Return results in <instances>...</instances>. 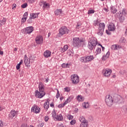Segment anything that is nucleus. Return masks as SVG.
I'll return each instance as SVG.
<instances>
[{
  "mask_svg": "<svg viewBox=\"0 0 127 127\" xmlns=\"http://www.w3.org/2000/svg\"><path fill=\"white\" fill-rule=\"evenodd\" d=\"M105 103L107 106L108 107H112V105L115 104H123L125 103V100L124 98L119 94H115L113 97L111 95H108L105 97Z\"/></svg>",
  "mask_w": 127,
  "mask_h": 127,
  "instance_id": "obj_1",
  "label": "nucleus"
},
{
  "mask_svg": "<svg viewBox=\"0 0 127 127\" xmlns=\"http://www.w3.org/2000/svg\"><path fill=\"white\" fill-rule=\"evenodd\" d=\"M38 88L39 91L38 90H36L35 91V97H36V98H38V99H42V98H43V97L46 95V93L44 91L45 87L43 82H40L39 83Z\"/></svg>",
  "mask_w": 127,
  "mask_h": 127,
  "instance_id": "obj_2",
  "label": "nucleus"
},
{
  "mask_svg": "<svg viewBox=\"0 0 127 127\" xmlns=\"http://www.w3.org/2000/svg\"><path fill=\"white\" fill-rule=\"evenodd\" d=\"M97 45H98V40H97V38L91 37L89 39L87 47L91 51L94 50Z\"/></svg>",
  "mask_w": 127,
  "mask_h": 127,
  "instance_id": "obj_3",
  "label": "nucleus"
},
{
  "mask_svg": "<svg viewBox=\"0 0 127 127\" xmlns=\"http://www.w3.org/2000/svg\"><path fill=\"white\" fill-rule=\"evenodd\" d=\"M84 42L83 39L79 38V37H75L73 38L72 45L74 47L79 48L84 44Z\"/></svg>",
  "mask_w": 127,
  "mask_h": 127,
  "instance_id": "obj_4",
  "label": "nucleus"
},
{
  "mask_svg": "<svg viewBox=\"0 0 127 127\" xmlns=\"http://www.w3.org/2000/svg\"><path fill=\"white\" fill-rule=\"evenodd\" d=\"M126 14H127V11L126 9L123 8L122 12L120 11L116 13V15L119 18V20L121 23H123L126 19Z\"/></svg>",
  "mask_w": 127,
  "mask_h": 127,
  "instance_id": "obj_5",
  "label": "nucleus"
},
{
  "mask_svg": "<svg viewBox=\"0 0 127 127\" xmlns=\"http://www.w3.org/2000/svg\"><path fill=\"white\" fill-rule=\"evenodd\" d=\"M59 34L60 36H63L64 34H69V29L67 27L64 26L61 27L59 30Z\"/></svg>",
  "mask_w": 127,
  "mask_h": 127,
  "instance_id": "obj_6",
  "label": "nucleus"
},
{
  "mask_svg": "<svg viewBox=\"0 0 127 127\" xmlns=\"http://www.w3.org/2000/svg\"><path fill=\"white\" fill-rule=\"evenodd\" d=\"M93 59L94 56H86L85 57H81L80 60L82 63H88V62L92 61Z\"/></svg>",
  "mask_w": 127,
  "mask_h": 127,
  "instance_id": "obj_7",
  "label": "nucleus"
},
{
  "mask_svg": "<svg viewBox=\"0 0 127 127\" xmlns=\"http://www.w3.org/2000/svg\"><path fill=\"white\" fill-rule=\"evenodd\" d=\"M34 30V27L31 26L22 29L21 31L24 34H30V33H32Z\"/></svg>",
  "mask_w": 127,
  "mask_h": 127,
  "instance_id": "obj_8",
  "label": "nucleus"
},
{
  "mask_svg": "<svg viewBox=\"0 0 127 127\" xmlns=\"http://www.w3.org/2000/svg\"><path fill=\"white\" fill-rule=\"evenodd\" d=\"M105 23H100L99 24L98 28V32H97V34L100 35V36H102L103 34H104V31L105 30Z\"/></svg>",
  "mask_w": 127,
  "mask_h": 127,
  "instance_id": "obj_9",
  "label": "nucleus"
},
{
  "mask_svg": "<svg viewBox=\"0 0 127 127\" xmlns=\"http://www.w3.org/2000/svg\"><path fill=\"white\" fill-rule=\"evenodd\" d=\"M18 115V111H15L14 109H13L10 111L9 114L8 115L9 120H12L14 118L17 117Z\"/></svg>",
  "mask_w": 127,
  "mask_h": 127,
  "instance_id": "obj_10",
  "label": "nucleus"
},
{
  "mask_svg": "<svg viewBox=\"0 0 127 127\" xmlns=\"http://www.w3.org/2000/svg\"><path fill=\"white\" fill-rule=\"evenodd\" d=\"M70 78L72 84H78L80 82V78L76 74L71 75Z\"/></svg>",
  "mask_w": 127,
  "mask_h": 127,
  "instance_id": "obj_11",
  "label": "nucleus"
},
{
  "mask_svg": "<svg viewBox=\"0 0 127 127\" xmlns=\"http://www.w3.org/2000/svg\"><path fill=\"white\" fill-rule=\"evenodd\" d=\"M35 41L37 44H42L43 43V37L41 36H38L35 38Z\"/></svg>",
  "mask_w": 127,
  "mask_h": 127,
  "instance_id": "obj_12",
  "label": "nucleus"
},
{
  "mask_svg": "<svg viewBox=\"0 0 127 127\" xmlns=\"http://www.w3.org/2000/svg\"><path fill=\"white\" fill-rule=\"evenodd\" d=\"M31 112L35 114H38L40 112V108L37 105H34L31 108Z\"/></svg>",
  "mask_w": 127,
  "mask_h": 127,
  "instance_id": "obj_13",
  "label": "nucleus"
},
{
  "mask_svg": "<svg viewBox=\"0 0 127 127\" xmlns=\"http://www.w3.org/2000/svg\"><path fill=\"white\" fill-rule=\"evenodd\" d=\"M102 73H103V75L105 77H109V76L112 74V69H106V70H103Z\"/></svg>",
  "mask_w": 127,
  "mask_h": 127,
  "instance_id": "obj_14",
  "label": "nucleus"
},
{
  "mask_svg": "<svg viewBox=\"0 0 127 127\" xmlns=\"http://www.w3.org/2000/svg\"><path fill=\"white\" fill-rule=\"evenodd\" d=\"M54 13L56 16H60L63 13V11H62V9H57L54 11Z\"/></svg>",
  "mask_w": 127,
  "mask_h": 127,
  "instance_id": "obj_15",
  "label": "nucleus"
},
{
  "mask_svg": "<svg viewBox=\"0 0 127 127\" xmlns=\"http://www.w3.org/2000/svg\"><path fill=\"white\" fill-rule=\"evenodd\" d=\"M108 30L109 31H114L116 28L115 27V24L114 23H110L108 26Z\"/></svg>",
  "mask_w": 127,
  "mask_h": 127,
  "instance_id": "obj_16",
  "label": "nucleus"
},
{
  "mask_svg": "<svg viewBox=\"0 0 127 127\" xmlns=\"http://www.w3.org/2000/svg\"><path fill=\"white\" fill-rule=\"evenodd\" d=\"M43 55H44L45 58H48L50 57V56H51V51H50L49 50H46L44 52Z\"/></svg>",
  "mask_w": 127,
  "mask_h": 127,
  "instance_id": "obj_17",
  "label": "nucleus"
},
{
  "mask_svg": "<svg viewBox=\"0 0 127 127\" xmlns=\"http://www.w3.org/2000/svg\"><path fill=\"white\" fill-rule=\"evenodd\" d=\"M63 116H62V114H60L57 115L56 117L55 118V121H59V122H62L63 121Z\"/></svg>",
  "mask_w": 127,
  "mask_h": 127,
  "instance_id": "obj_18",
  "label": "nucleus"
},
{
  "mask_svg": "<svg viewBox=\"0 0 127 127\" xmlns=\"http://www.w3.org/2000/svg\"><path fill=\"white\" fill-rule=\"evenodd\" d=\"M109 57H110V51H108V52L106 53V55H104V56H103L102 57V60L103 61H106V60H107V59L108 58H109Z\"/></svg>",
  "mask_w": 127,
  "mask_h": 127,
  "instance_id": "obj_19",
  "label": "nucleus"
},
{
  "mask_svg": "<svg viewBox=\"0 0 127 127\" xmlns=\"http://www.w3.org/2000/svg\"><path fill=\"white\" fill-rule=\"evenodd\" d=\"M49 7H50V5L49 4V3H47L46 1H45L43 6V10H44L45 8H49Z\"/></svg>",
  "mask_w": 127,
  "mask_h": 127,
  "instance_id": "obj_20",
  "label": "nucleus"
},
{
  "mask_svg": "<svg viewBox=\"0 0 127 127\" xmlns=\"http://www.w3.org/2000/svg\"><path fill=\"white\" fill-rule=\"evenodd\" d=\"M111 11L112 13L115 14L118 11V9L116 8L115 6H112L111 7Z\"/></svg>",
  "mask_w": 127,
  "mask_h": 127,
  "instance_id": "obj_21",
  "label": "nucleus"
},
{
  "mask_svg": "<svg viewBox=\"0 0 127 127\" xmlns=\"http://www.w3.org/2000/svg\"><path fill=\"white\" fill-rule=\"evenodd\" d=\"M76 100L78 101V102H83V101H84V97H83L82 95H78L76 97Z\"/></svg>",
  "mask_w": 127,
  "mask_h": 127,
  "instance_id": "obj_22",
  "label": "nucleus"
},
{
  "mask_svg": "<svg viewBox=\"0 0 127 127\" xmlns=\"http://www.w3.org/2000/svg\"><path fill=\"white\" fill-rule=\"evenodd\" d=\"M73 99L74 96L73 95L70 96L67 98L65 102H66L67 104H68V103H70V102H71V101H72Z\"/></svg>",
  "mask_w": 127,
  "mask_h": 127,
  "instance_id": "obj_23",
  "label": "nucleus"
},
{
  "mask_svg": "<svg viewBox=\"0 0 127 127\" xmlns=\"http://www.w3.org/2000/svg\"><path fill=\"white\" fill-rule=\"evenodd\" d=\"M88 127V121H84V122H82L80 125V127Z\"/></svg>",
  "mask_w": 127,
  "mask_h": 127,
  "instance_id": "obj_24",
  "label": "nucleus"
},
{
  "mask_svg": "<svg viewBox=\"0 0 127 127\" xmlns=\"http://www.w3.org/2000/svg\"><path fill=\"white\" fill-rule=\"evenodd\" d=\"M95 53L96 54V55L101 54V53H102V48L97 47Z\"/></svg>",
  "mask_w": 127,
  "mask_h": 127,
  "instance_id": "obj_25",
  "label": "nucleus"
},
{
  "mask_svg": "<svg viewBox=\"0 0 127 127\" xmlns=\"http://www.w3.org/2000/svg\"><path fill=\"white\" fill-rule=\"evenodd\" d=\"M66 105H67V101H64V102L63 104H59L58 106V108H59V109H60L61 108H64V107H65Z\"/></svg>",
  "mask_w": 127,
  "mask_h": 127,
  "instance_id": "obj_26",
  "label": "nucleus"
},
{
  "mask_svg": "<svg viewBox=\"0 0 127 127\" xmlns=\"http://www.w3.org/2000/svg\"><path fill=\"white\" fill-rule=\"evenodd\" d=\"M22 63H23V61H22V60H21L19 63L16 66L17 70H19V69H20V65H21V64H22Z\"/></svg>",
  "mask_w": 127,
  "mask_h": 127,
  "instance_id": "obj_27",
  "label": "nucleus"
},
{
  "mask_svg": "<svg viewBox=\"0 0 127 127\" xmlns=\"http://www.w3.org/2000/svg\"><path fill=\"white\" fill-rule=\"evenodd\" d=\"M67 54L69 55V56H73L72 54H74V51H73L72 49H69L67 51Z\"/></svg>",
  "mask_w": 127,
  "mask_h": 127,
  "instance_id": "obj_28",
  "label": "nucleus"
},
{
  "mask_svg": "<svg viewBox=\"0 0 127 127\" xmlns=\"http://www.w3.org/2000/svg\"><path fill=\"white\" fill-rule=\"evenodd\" d=\"M99 19H97L93 21V25L94 26H98L99 25Z\"/></svg>",
  "mask_w": 127,
  "mask_h": 127,
  "instance_id": "obj_29",
  "label": "nucleus"
},
{
  "mask_svg": "<svg viewBox=\"0 0 127 127\" xmlns=\"http://www.w3.org/2000/svg\"><path fill=\"white\" fill-rule=\"evenodd\" d=\"M49 103H48V104L45 103L44 104V109H45L46 112H47V111H48V109H49Z\"/></svg>",
  "mask_w": 127,
  "mask_h": 127,
  "instance_id": "obj_30",
  "label": "nucleus"
},
{
  "mask_svg": "<svg viewBox=\"0 0 127 127\" xmlns=\"http://www.w3.org/2000/svg\"><path fill=\"white\" fill-rule=\"evenodd\" d=\"M52 116L54 120H55V118L57 117V114H56V111H55V110L52 112Z\"/></svg>",
  "mask_w": 127,
  "mask_h": 127,
  "instance_id": "obj_31",
  "label": "nucleus"
},
{
  "mask_svg": "<svg viewBox=\"0 0 127 127\" xmlns=\"http://www.w3.org/2000/svg\"><path fill=\"white\" fill-rule=\"evenodd\" d=\"M69 47H68V45H65L64 46L63 49H62V52H65V51H67L68 50V48Z\"/></svg>",
  "mask_w": 127,
  "mask_h": 127,
  "instance_id": "obj_32",
  "label": "nucleus"
},
{
  "mask_svg": "<svg viewBox=\"0 0 127 127\" xmlns=\"http://www.w3.org/2000/svg\"><path fill=\"white\" fill-rule=\"evenodd\" d=\"M82 27V23L80 22H78L76 24V29H79Z\"/></svg>",
  "mask_w": 127,
  "mask_h": 127,
  "instance_id": "obj_33",
  "label": "nucleus"
},
{
  "mask_svg": "<svg viewBox=\"0 0 127 127\" xmlns=\"http://www.w3.org/2000/svg\"><path fill=\"white\" fill-rule=\"evenodd\" d=\"M79 121H80V123H84L85 122H87V121L86 120H85V118H84V117H83V116H81L79 118Z\"/></svg>",
  "mask_w": 127,
  "mask_h": 127,
  "instance_id": "obj_34",
  "label": "nucleus"
},
{
  "mask_svg": "<svg viewBox=\"0 0 127 127\" xmlns=\"http://www.w3.org/2000/svg\"><path fill=\"white\" fill-rule=\"evenodd\" d=\"M30 17H31L33 19H35V18H37V16H36V14L35 13H32L30 14Z\"/></svg>",
  "mask_w": 127,
  "mask_h": 127,
  "instance_id": "obj_35",
  "label": "nucleus"
},
{
  "mask_svg": "<svg viewBox=\"0 0 127 127\" xmlns=\"http://www.w3.org/2000/svg\"><path fill=\"white\" fill-rule=\"evenodd\" d=\"M83 105L84 109H88L89 108V103L88 102H84L83 103Z\"/></svg>",
  "mask_w": 127,
  "mask_h": 127,
  "instance_id": "obj_36",
  "label": "nucleus"
},
{
  "mask_svg": "<svg viewBox=\"0 0 127 127\" xmlns=\"http://www.w3.org/2000/svg\"><path fill=\"white\" fill-rule=\"evenodd\" d=\"M111 49L112 50H118V46L117 45H113Z\"/></svg>",
  "mask_w": 127,
  "mask_h": 127,
  "instance_id": "obj_37",
  "label": "nucleus"
},
{
  "mask_svg": "<svg viewBox=\"0 0 127 127\" xmlns=\"http://www.w3.org/2000/svg\"><path fill=\"white\" fill-rule=\"evenodd\" d=\"M67 119L69 120V121H71V120H73L74 117L72 115H68L66 116Z\"/></svg>",
  "mask_w": 127,
  "mask_h": 127,
  "instance_id": "obj_38",
  "label": "nucleus"
},
{
  "mask_svg": "<svg viewBox=\"0 0 127 127\" xmlns=\"http://www.w3.org/2000/svg\"><path fill=\"white\" fill-rule=\"evenodd\" d=\"M126 38L123 37L120 40L121 43H126Z\"/></svg>",
  "mask_w": 127,
  "mask_h": 127,
  "instance_id": "obj_39",
  "label": "nucleus"
},
{
  "mask_svg": "<svg viewBox=\"0 0 127 127\" xmlns=\"http://www.w3.org/2000/svg\"><path fill=\"white\" fill-rule=\"evenodd\" d=\"M93 13H95V10L91 9V10H89L88 11V14H92Z\"/></svg>",
  "mask_w": 127,
  "mask_h": 127,
  "instance_id": "obj_40",
  "label": "nucleus"
},
{
  "mask_svg": "<svg viewBox=\"0 0 127 127\" xmlns=\"http://www.w3.org/2000/svg\"><path fill=\"white\" fill-rule=\"evenodd\" d=\"M57 93L56 96V99H59L60 97V93L59 92V90L57 89Z\"/></svg>",
  "mask_w": 127,
  "mask_h": 127,
  "instance_id": "obj_41",
  "label": "nucleus"
},
{
  "mask_svg": "<svg viewBox=\"0 0 127 127\" xmlns=\"http://www.w3.org/2000/svg\"><path fill=\"white\" fill-rule=\"evenodd\" d=\"M43 126H44V123L42 122L38 124L36 127H43Z\"/></svg>",
  "mask_w": 127,
  "mask_h": 127,
  "instance_id": "obj_42",
  "label": "nucleus"
},
{
  "mask_svg": "<svg viewBox=\"0 0 127 127\" xmlns=\"http://www.w3.org/2000/svg\"><path fill=\"white\" fill-rule=\"evenodd\" d=\"M64 92H67V93H69V92H70V87H65L64 88Z\"/></svg>",
  "mask_w": 127,
  "mask_h": 127,
  "instance_id": "obj_43",
  "label": "nucleus"
},
{
  "mask_svg": "<svg viewBox=\"0 0 127 127\" xmlns=\"http://www.w3.org/2000/svg\"><path fill=\"white\" fill-rule=\"evenodd\" d=\"M26 19H27V18L26 17H23L21 19V22L22 23H24V22H25V21H26Z\"/></svg>",
  "mask_w": 127,
  "mask_h": 127,
  "instance_id": "obj_44",
  "label": "nucleus"
},
{
  "mask_svg": "<svg viewBox=\"0 0 127 127\" xmlns=\"http://www.w3.org/2000/svg\"><path fill=\"white\" fill-rule=\"evenodd\" d=\"M21 7H22V8H25L26 7H27V3H24L22 4Z\"/></svg>",
  "mask_w": 127,
  "mask_h": 127,
  "instance_id": "obj_45",
  "label": "nucleus"
},
{
  "mask_svg": "<svg viewBox=\"0 0 127 127\" xmlns=\"http://www.w3.org/2000/svg\"><path fill=\"white\" fill-rule=\"evenodd\" d=\"M70 124V125H71V126H74V125L76 124V120H71Z\"/></svg>",
  "mask_w": 127,
  "mask_h": 127,
  "instance_id": "obj_46",
  "label": "nucleus"
},
{
  "mask_svg": "<svg viewBox=\"0 0 127 127\" xmlns=\"http://www.w3.org/2000/svg\"><path fill=\"white\" fill-rule=\"evenodd\" d=\"M44 2H45V1H43V0H40L39 2V5L40 6H42V5H44Z\"/></svg>",
  "mask_w": 127,
  "mask_h": 127,
  "instance_id": "obj_47",
  "label": "nucleus"
},
{
  "mask_svg": "<svg viewBox=\"0 0 127 127\" xmlns=\"http://www.w3.org/2000/svg\"><path fill=\"white\" fill-rule=\"evenodd\" d=\"M32 18L30 17L29 19L27 20V22L28 23H32Z\"/></svg>",
  "mask_w": 127,
  "mask_h": 127,
  "instance_id": "obj_48",
  "label": "nucleus"
},
{
  "mask_svg": "<svg viewBox=\"0 0 127 127\" xmlns=\"http://www.w3.org/2000/svg\"><path fill=\"white\" fill-rule=\"evenodd\" d=\"M1 21V23H3V24H4L5 22H6V19L5 18H3L2 20H0Z\"/></svg>",
  "mask_w": 127,
  "mask_h": 127,
  "instance_id": "obj_49",
  "label": "nucleus"
},
{
  "mask_svg": "<svg viewBox=\"0 0 127 127\" xmlns=\"http://www.w3.org/2000/svg\"><path fill=\"white\" fill-rule=\"evenodd\" d=\"M44 120H45V122H48V121L49 120V117H48V116H46L45 117Z\"/></svg>",
  "mask_w": 127,
  "mask_h": 127,
  "instance_id": "obj_50",
  "label": "nucleus"
},
{
  "mask_svg": "<svg viewBox=\"0 0 127 127\" xmlns=\"http://www.w3.org/2000/svg\"><path fill=\"white\" fill-rule=\"evenodd\" d=\"M28 15V13H27V12H26L23 15V17H26V18H27Z\"/></svg>",
  "mask_w": 127,
  "mask_h": 127,
  "instance_id": "obj_51",
  "label": "nucleus"
},
{
  "mask_svg": "<svg viewBox=\"0 0 127 127\" xmlns=\"http://www.w3.org/2000/svg\"><path fill=\"white\" fill-rule=\"evenodd\" d=\"M24 63L25 65H26L27 64V63H28V60L25 58L24 59Z\"/></svg>",
  "mask_w": 127,
  "mask_h": 127,
  "instance_id": "obj_52",
  "label": "nucleus"
},
{
  "mask_svg": "<svg viewBox=\"0 0 127 127\" xmlns=\"http://www.w3.org/2000/svg\"><path fill=\"white\" fill-rule=\"evenodd\" d=\"M106 33H107V34L108 35H111V32H110V31H109V30H106Z\"/></svg>",
  "mask_w": 127,
  "mask_h": 127,
  "instance_id": "obj_53",
  "label": "nucleus"
},
{
  "mask_svg": "<svg viewBox=\"0 0 127 127\" xmlns=\"http://www.w3.org/2000/svg\"><path fill=\"white\" fill-rule=\"evenodd\" d=\"M123 108L125 112H127V107L126 106H123Z\"/></svg>",
  "mask_w": 127,
  "mask_h": 127,
  "instance_id": "obj_54",
  "label": "nucleus"
},
{
  "mask_svg": "<svg viewBox=\"0 0 127 127\" xmlns=\"http://www.w3.org/2000/svg\"><path fill=\"white\" fill-rule=\"evenodd\" d=\"M12 5V9H14V8H16V4L13 3Z\"/></svg>",
  "mask_w": 127,
  "mask_h": 127,
  "instance_id": "obj_55",
  "label": "nucleus"
},
{
  "mask_svg": "<svg viewBox=\"0 0 127 127\" xmlns=\"http://www.w3.org/2000/svg\"><path fill=\"white\" fill-rule=\"evenodd\" d=\"M62 68H66V64L63 63L62 64Z\"/></svg>",
  "mask_w": 127,
  "mask_h": 127,
  "instance_id": "obj_56",
  "label": "nucleus"
},
{
  "mask_svg": "<svg viewBox=\"0 0 127 127\" xmlns=\"http://www.w3.org/2000/svg\"><path fill=\"white\" fill-rule=\"evenodd\" d=\"M66 68H70V64H65Z\"/></svg>",
  "mask_w": 127,
  "mask_h": 127,
  "instance_id": "obj_57",
  "label": "nucleus"
},
{
  "mask_svg": "<svg viewBox=\"0 0 127 127\" xmlns=\"http://www.w3.org/2000/svg\"><path fill=\"white\" fill-rule=\"evenodd\" d=\"M49 102H50V100H49V99H47L45 104H49Z\"/></svg>",
  "mask_w": 127,
  "mask_h": 127,
  "instance_id": "obj_58",
  "label": "nucleus"
},
{
  "mask_svg": "<svg viewBox=\"0 0 127 127\" xmlns=\"http://www.w3.org/2000/svg\"><path fill=\"white\" fill-rule=\"evenodd\" d=\"M4 109H5L4 107L0 106V112H1L2 110H4Z\"/></svg>",
  "mask_w": 127,
  "mask_h": 127,
  "instance_id": "obj_59",
  "label": "nucleus"
},
{
  "mask_svg": "<svg viewBox=\"0 0 127 127\" xmlns=\"http://www.w3.org/2000/svg\"><path fill=\"white\" fill-rule=\"evenodd\" d=\"M36 0H30V1H29V3H33L34 2H35V1H36Z\"/></svg>",
  "mask_w": 127,
  "mask_h": 127,
  "instance_id": "obj_60",
  "label": "nucleus"
},
{
  "mask_svg": "<svg viewBox=\"0 0 127 127\" xmlns=\"http://www.w3.org/2000/svg\"><path fill=\"white\" fill-rule=\"evenodd\" d=\"M50 107H51V108H54V103H53V102H52L50 105Z\"/></svg>",
  "mask_w": 127,
  "mask_h": 127,
  "instance_id": "obj_61",
  "label": "nucleus"
},
{
  "mask_svg": "<svg viewBox=\"0 0 127 127\" xmlns=\"http://www.w3.org/2000/svg\"><path fill=\"white\" fill-rule=\"evenodd\" d=\"M3 124H2V122L0 120V127H3Z\"/></svg>",
  "mask_w": 127,
  "mask_h": 127,
  "instance_id": "obj_62",
  "label": "nucleus"
},
{
  "mask_svg": "<svg viewBox=\"0 0 127 127\" xmlns=\"http://www.w3.org/2000/svg\"><path fill=\"white\" fill-rule=\"evenodd\" d=\"M104 10L105 11V12H108L109 11V9H108V8L104 7L103 8Z\"/></svg>",
  "mask_w": 127,
  "mask_h": 127,
  "instance_id": "obj_63",
  "label": "nucleus"
},
{
  "mask_svg": "<svg viewBox=\"0 0 127 127\" xmlns=\"http://www.w3.org/2000/svg\"><path fill=\"white\" fill-rule=\"evenodd\" d=\"M50 80L49 78L48 77H47L45 80L46 83H48V81Z\"/></svg>",
  "mask_w": 127,
  "mask_h": 127,
  "instance_id": "obj_64",
  "label": "nucleus"
}]
</instances>
